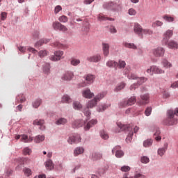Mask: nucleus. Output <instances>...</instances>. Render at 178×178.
Returning a JSON list of instances; mask_svg holds the SVG:
<instances>
[{
	"instance_id": "f257e3e1",
	"label": "nucleus",
	"mask_w": 178,
	"mask_h": 178,
	"mask_svg": "<svg viewBox=\"0 0 178 178\" xmlns=\"http://www.w3.org/2000/svg\"><path fill=\"white\" fill-rule=\"evenodd\" d=\"M103 8L106 9V10H111L112 12H122L123 6H122V1L117 0L104 3Z\"/></svg>"
},
{
	"instance_id": "f03ea898",
	"label": "nucleus",
	"mask_w": 178,
	"mask_h": 178,
	"mask_svg": "<svg viewBox=\"0 0 178 178\" xmlns=\"http://www.w3.org/2000/svg\"><path fill=\"white\" fill-rule=\"evenodd\" d=\"M105 95H106V92H102L98 94L92 100L89 101L87 105V108L83 111L84 115L86 116H90L91 113L88 109H90V108H94V106L97 105L98 101H101V99H102Z\"/></svg>"
},
{
	"instance_id": "7ed1b4c3",
	"label": "nucleus",
	"mask_w": 178,
	"mask_h": 178,
	"mask_svg": "<svg viewBox=\"0 0 178 178\" xmlns=\"http://www.w3.org/2000/svg\"><path fill=\"white\" fill-rule=\"evenodd\" d=\"M167 113L168 119L167 122H165V124H168V126H173V124H176V123H177V120L175 119L174 118L175 115L178 116V108H176L175 111L168 110Z\"/></svg>"
},
{
	"instance_id": "20e7f679",
	"label": "nucleus",
	"mask_w": 178,
	"mask_h": 178,
	"mask_svg": "<svg viewBox=\"0 0 178 178\" xmlns=\"http://www.w3.org/2000/svg\"><path fill=\"white\" fill-rule=\"evenodd\" d=\"M152 52L156 58H161L165 55V49L163 47H159L152 50Z\"/></svg>"
},
{
	"instance_id": "39448f33",
	"label": "nucleus",
	"mask_w": 178,
	"mask_h": 178,
	"mask_svg": "<svg viewBox=\"0 0 178 178\" xmlns=\"http://www.w3.org/2000/svg\"><path fill=\"white\" fill-rule=\"evenodd\" d=\"M138 105H147L149 104V94L147 93L140 95V99L138 102Z\"/></svg>"
},
{
	"instance_id": "423d86ee",
	"label": "nucleus",
	"mask_w": 178,
	"mask_h": 178,
	"mask_svg": "<svg viewBox=\"0 0 178 178\" xmlns=\"http://www.w3.org/2000/svg\"><path fill=\"white\" fill-rule=\"evenodd\" d=\"M136 97H131L128 100L122 102L120 103V106H131V105H134L136 104Z\"/></svg>"
},
{
	"instance_id": "0eeeda50",
	"label": "nucleus",
	"mask_w": 178,
	"mask_h": 178,
	"mask_svg": "<svg viewBox=\"0 0 178 178\" xmlns=\"http://www.w3.org/2000/svg\"><path fill=\"white\" fill-rule=\"evenodd\" d=\"M173 35V31L172 30H167L163 34V44L166 45L169 41V39L171 38Z\"/></svg>"
},
{
	"instance_id": "6e6552de",
	"label": "nucleus",
	"mask_w": 178,
	"mask_h": 178,
	"mask_svg": "<svg viewBox=\"0 0 178 178\" xmlns=\"http://www.w3.org/2000/svg\"><path fill=\"white\" fill-rule=\"evenodd\" d=\"M69 144H79V143L81 142V137H80V135L75 134L72 136H70L67 140Z\"/></svg>"
},
{
	"instance_id": "1a4fd4ad",
	"label": "nucleus",
	"mask_w": 178,
	"mask_h": 178,
	"mask_svg": "<svg viewBox=\"0 0 178 178\" xmlns=\"http://www.w3.org/2000/svg\"><path fill=\"white\" fill-rule=\"evenodd\" d=\"M74 76V74L73 72L70 71H67L63 75L61 76V80L63 81H70L72 79Z\"/></svg>"
},
{
	"instance_id": "9d476101",
	"label": "nucleus",
	"mask_w": 178,
	"mask_h": 178,
	"mask_svg": "<svg viewBox=\"0 0 178 178\" xmlns=\"http://www.w3.org/2000/svg\"><path fill=\"white\" fill-rule=\"evenodd\" d=\"M143 27L138 23H135L134 26V31L136 34H138L139 37H143Z\"/></svg>"
},
{
	"instance_id": "9b49d317",
	"label": "nucleus",
	"mask_w": 178,
	"mask_h": 178,
	"mask_svg": "<svg viewBox=\"0 0 178 178\" xmlns=\"http://www.w3.org/2000/svg\"><path fill=\"white\" fill-rule=\"evenodd\" d=\"M120 148H121L120 146L118 145V146H115L112 150L113 154H115V152L116 158H122V156L124 155V153H123V151H122Z\"/></svg>"
},
{
	"instance_id": "f8f14e48",
	"label": "nucleus",
	"mask_w": 178,
	"mask_h": 178,
	"mask_svg": "<svg viewBox=\"0 0 178 178\" xmlns=\"http://www.w3.org/2000/svg\"><path fill=\"white\" fill-rule=\"evenodd\" d=\"M102 59L101 55L100 54H96L94 56H90L87 58V60L88 62H94L95 63H97L98 62H100Z\"/></svg>"
},
{
	"instance_id": "ddd939ff",
	"label": "nucleus",
	"mask_w": 178,
	"mask_h": 178,
	"mask_svg": "<svg viewBox=\"0 0 178 178\" xmlns=\"http://www.w3.org/2000/svg\"><path fill=\"white\" fill-rule=\"evenodd\" d=\"M63 56V51H56L54 53V56H51V60H53L54 62H56V60H60V58H62V56Z\"/></svg>"
},
{
	"instance_id": "4468645a",
	"label": "nucleus",
	"mask_w": 178,
	"mask_h": 178,
	"mask_svg": "<svg viewBox=\"0 0 178 178\" xmlns=\"http://www.w3.org/2000/svg\"><path fill=\"white\" fill-rule=\"evenodd\" d=\"M44 123H45L44 120H35L33 121V124L34 126H40V130H45V126L43 125Z\"/></svg>"
},
{
	"instance_id": "2eb2a0df",
	"label": "nucleus",
	"mask_w": 178,
	"mask_h": 178,
	"mask_svg": "<svg viewBox=\"0 0 178 178\" xmlns=\"http://www.w3.org/2000/svg\"><path fill=\"white\" fill-rule=\"evenodd\" d=\"M82 95L84 98H87L88 99H91L92 97H94V94L91 92V90L90 89H86L83 91Z\"/></svg>"
},
{
	"instance_id": "dca6fc26",
	"label": "nucleus",
	"mask_w": 178,
	"mask_h": 178,
	"mask_svg": "<svg viewBox=\"0 0 178 178\" xmlns=\"http://www.w3.org/2000/svg\"><path fill=\"white\" fill-rule=\"evenodd\" d=\"M97 123H98V121H97V120H90L87 123L86 125L84 126V130H90V129H91V127H92L93 126H95Z\"/></svg>"
},
{
	"instance_id": "f3484780",
	"label": "nucleus",
	"mask_w": 178,
	"mask_h": 178,
	"mask_svg": "<svg viewBox=\"0 0 178 178\" xmlns=\"http://www.w3.org/2000/svg\"><path fill=\"white\" fill-rule=\"evenodd\" d=\"M102 49H103V54L104 56H108V55H109V44L103 43Z\"/></svg>"
},
{
	"instance_id": "a211bd4d",
	"label": "nucleus",
	"mask_w": 178,
	"mask_h": 178,
	"mask_svg": "<svg viewBox=\"0 0 178 178\" xmlns=\"http://www.w3.org/2000/svg\"><path fill=\"white\" fill-rule=\"evenodd\" d=\"M81 154H84V148L81 147H76L74 150V156H79V155H81Z\"/></svg>"
},
{
	"instance_id": "6ab92c4d",
	"label": "nucleus",
	"mask_w": 178,
	"mask_h": 178,
	"mask_svg": "<svg viewBox=\"0 0 178 178\" xmlns=\"http://www.w3.org/2000/svg\"><path fill=\"white\" fill-rule=\"evenodd\" d=\"M45 166L47 170H53L54 162H52V160L51 159L47 160V161L45 162Z\"/></svg>"
},
{
	"instance_id": "aec40b11",
	"label": "nucleus",
	"mask_w": 178,
	"mask_h": 178,
	"mask_svg": "<svg viewBox=\"0 0 178 178\" xmlns=\"http://www.w3.org/2000/svg\"><path fill=\"white\" fill-rule=\"evenodd\" d=\"M152 69L153 70L154 73H155L156 74H163V73H165V70L155 65H152Z\"/></svg>"
},
{
	"instance_id": "412c9836",
	"label": "nucleus",
	"mask_w": 178,
	"mask_h": 178,
	"mask_svg": "<svg viewBox=\"0 0 178 178\" xmlns=\"http://www.w3.org/2000/svg\"><path fill=\"white\" fill-rule=\"evenodd\" d=\"M166 45H168V48H170L171 49H177L178 48L177 43L173 40L167 42Z\"/></svg>"
},
{
	"instance_id": "4be33fe9",
	"label": "nucleus",
	"mask_w": 178,
	"mask_h": 178,
	"mask_svg": "<svg viewBox=\"0 0 178 178\" xmlns=\"http://www.w3.org/2000/svg\"><path fill=\"white\" fill-rule=\"evenodd\" d=\"M83 125L84 121L83 120H77L72 124L73 127H83Z\"/></svg>"
},
{
	"instance_id": "5701e85b",
	"label": "nucleus",
	"mask_w": 178,
	"mask_h": 178,
	"mask_svg": "<svg viewBox=\"0 0 178 178\" xmlns=\"http://www.w3.org/2000/svg\"><path fill=\"white\" fill-rule=\"evenodd\" d=\"M106 66L108 67H115L116 69L119 66V63L115 60H108L106 63Z\"/></svg>"
},
{
	"instance_id": "b1692460",
	"label": "nucleus",
	"mask_w": 178,
	"mask_h": 178,
	"mask_svg": "<svg viewBox=\"0 0 178 178\" xmlns=\"http://www.w3.org/2000/svg\"><path fill=\"white\" fill-rule=\"evenodd\" d=\"M86 80L88 81V84H92V83H94V80H95V76L92 74H88L85 76Z\"/></svg>"
},
{
	"instance_id": "393cba45",
	"label": "nucleus",
	"mask_w": 178,
	"mask_h": 178,
	"mask_svg": "<svg viewBox=\"0 0 178 178\" xmlns=\"http://www.w3.org/2000/svg\"><path fill=\"white\" fill-rule=\"evenodd\" d=\"M166 149H168V145H165L164 147H161L158 149V155L160 156H163L165 155V153L166 152Z\"/></svg>"
},
{
	"instance_id": "a878e982",
	"label": "nucleus",
	"mask_w": 178,
	"mask_h": 178,
	"mask_svg": "<svg viewBox=\"0 0 178 178\" xmlns=\"http://www.w3.org/2000/svg\"><path fill=\"white\" fill-rule=\"evenodd\" d=\"M160 134L161 130H159V129H156V132L154 133V140H156V141H161V140H162V138L161 137V136H159Z\"/></svg>"
},
{
	"instance_id": "bb28decb",
	"label": "nucleus",
	"mask_w": 178,
	"mask_h": 178,
	"mask_svg": "<svg viewBox=\"0 0 178 178\" xmlns=\"http://www.w3.org/2000/svg\"><path fill=\"white\" fill-rule=\"evenodd\" d=\"M163 20H165V22H168V23H172L173 22H175V17H173L172 16H170L169 15H165L163 17Z\"/></svg>"
},
{
	"instance_id": "cd10ccee",
	"label": "nucleus",
	"mask_w": 178,
	"mask_h": 178,
	"mask_svg": "<svg viewBox=\"0 0 178 178\" xmlns=\"http://www.w3.org/2000/svg\"><path fill=\"white\" fill-rule=\"evenodd\" d=\"M102 158V154L101 153H93L92 154V159L93 161H98Z\"/></svg>"
},
{
	"instance_id": "c85d7f7f",
	"label": "nucleus",
	"mask_w": 178,
	"mask_h": 178,
	"mask_svg": "<svg viewBox=\"0 0 178 178\" xmlns=\"http://www.w3.org/2000/svg\"><path fill=\"white\" fill-rule=\"evenodd\" d=\"M45 140V136L44 135H38L35 138V143H42Z\"/></svg>"
},
{
	"instance_id": "c756f323",
	"label": "nucleus",
	"mask_w": 178,
	"mask_h": 178,
	"mask_svg": "<svg viewBox=\"0 0 178 178\" xmlns=\"http://www.w3.org/2000/svg\"><path fill=\"white\" fill-rule=\"evenodd\" d=\"M161 63L163 67H165L166 69H169V67H172V63H170V62L168 61V60L166 59H163Z\"/></svg>"
},
{
	"instance_id": "7c9ffc66",
	"label": "nucleus",
	"mask_w": 178,
	"mask_h": 178,
	"mask_svg": "<svg viewBox=\"0 0 178 178\" xmlns=\"http://www.w3.org/2000/svg\"><path fill=\"white\" fill-rule=\"evenodd\" d=\"M62 102L64 104H69V102H72V99H70V97H69L67 95H65L62 97Z\"/></svg>"
},
{
	"instance_id": "2f4dec72",
	"label": "nucleus",
	"mask_w": 178,
	"mask_h": 178,
	"mask_svg": "<svg viewBox=\"0 0 178 178\" xmlns=\"http://www.w3.org/2000/svg\"><path fill=\"white\" fill-rule=\"evenodd\" d=\"M47 42H49V40H47V39L40 40V41L35 43V47H41L42 44H47Z\"/></svg>"
},
{
	"instance_id": "473e14b6",
	"label": "nucleus",
	"mask_w": 178,
	"mask_h": 178,
	"mask_svg": "<svg viewBox=\"0 0 178 178\" xmlns=\"http://www.w3.org/2000/svg\"><path fill=\"white\" fill-rule=\"evenodd\" d=\"M134 134V133L132 131H129V133L128 134V136L126 138L127 143H131V140H133Z\"/></svg>"
},
{
	"instance_id": "72a5a7b5",
	"label": "nucleus",
	"mask_w": 178,
	"mask_h": 178,
	"mask_svg": "<svg viewBox=\"0 0 178 178\" xmlns=\"http://www.w3.org/2000/svg\"><path fill=\"white\" fill-rule=\"evenodd\" d=\"M151 145H152V140L151 139H147L143 142V147L145 148L151 147Z\"/></svg>"
},
{
	"instance_id": "f704fd0d",
	"label": "nucleus",
	"mask_w": 178,
	"mask_h": 178,
	"mask_svg": "<svg viewBox=\"0 0 178 178\" xmlns=\"http://www.w3.org/2000/svg\"><path fill=\"white\" fill-rule=\"evenodd\" d=\"M70 63L72 66H77L78 65H80V60L77 58H72Z\"/></svg>"
},
{
	"instance_id": "c9c22d12",
	"label": "nucleus",
	"mask_w": 178,
	"mask_h": 178,
	"mask_svg": "<svg viewBox=\"0 0 178 178\" xmlns=\"http://www.w3.org/2000/svg\"><path fill=\"white\" fill-rule=\"evenodd\" d=\"M162 26H163V22L159 20H156L152 23V27H162Z\"/></svg>"
},
{
	"instance_id": "e433bc0d",
	"label": "nucleus",
	"mask_w": 178,
	"mask_h": 178,
	"mask_svg": "<svg viewBox=\"0 0 178 178\" xmlns=\"http://www.w3.org/2000/svg\"><path fill=\"white\" fill-rule=\"evenodd\" d=\"M124 87H126V83L122 82L121 83H120V84L115 88V91H116V92L120 91V90H123V88H124Z\"/></svg>"
},
{
	"instance_id": "4c0bfd02",
	"label": "nucleus",
	"mask_w": 178,
	"mask_h": 178,
	"mask_svg": "<svg viewBox=\"0 0 178 178\" xmlns=\"http://www.w3.org/2000/svg\"><path fill=\"white\" fill-rule=\"evenodd\" d=\"M42 102V100H41L40 99H36L33 103V108H38V106H40L41 105Z\"/></svg>"
},
{
	"instance_id": "58836bf2",
	"label": "nucleus",
	"mask_w": 178,
	"mask_h": 178,
	"mask_svg": "<svg viewBox=\"0 0 178 178\" xmlns=\"http://www.w3.org/2000/svg\"><path fill=\"white\" fill-rule=\"evenodd\" d=\"M136 80L138 81V86H141V84H143V83H145V81H147V79L145 77H140L136 78Z\"/></svg>"
},
{
	"instance_id": "ea45409f",
	"label": "nucleus",
	"mask_w": 178,
	"mask_h": 178,
	"mask_svg": "<svg viewBox=\"0 0 178 178\" xmlns=\"http://www.w3.org/2000/svg\"><path fill=\"white\" fill-rule=\"evenodd\" d=\"M124 45L126 48H131L132 49H136L137 48V47L133 43L125 42L124 43Z\"/></svg>"
},
{
	"instance_id": "a19ab883",
	"label": "nucleus",
	"mask_w": 178,
	"mask_h": 178,
	"mask_svg": "<svg viewBox=\"0 0 178 178\" xmlns=\"http://www.w3.org/2000/svg\"><path fill=\"white\" fill-rule=\"evenodd\" d=\"M100 136L104 140H108L109 138V136H108V134L105 131H102Z\"/></svg>"
},
{
	"instance_id": "79ce46f5",
	"label": "nucleus",
	"mask_w": 178,
	"mask_h": 178,
	"mask_svg": "<svg viewBox=\"0 0 178 178\" xmlns=\"http://www.w3.org/2000/svg\"><path fill=\"white\" fill-rule=\"evenodd\" d=\"M73 105H74V108L75 109H77L78 111L81 109V108H83V106H81V104H80V102H74Z\"/></svg>"
},
{
	"instance_id": "37998d69",
	"label": "nucleus",
	"mask_w": 178,
	"mask_h": 178,
	"mask_svg": "<svg viewBox=\"0 0 178 178\" xmlns=\"http://www.w3.org/2000/svg\"><path fill=\"white\" fill-rule=\"evenodd\" d=\"M117 126H118V127H120V129L121 130H126L127 129H129V126L124 125V124H122L121 122H118Z\"/></svg>"
},
{
	"instance_id": "c03bdc74",
	"label": "nucleus",
	"mask_w": 178,
	"mask_h": 178,
	"mask_svg": "<svg viewBox=\"0 0 178 178\" xmlns=\"http://www.w3.org/2000/svg\"><path fill=\"white\" fill-rule=\"evenodd\" d=\"M118 63V67H119V69H123L126 66V62H124L122 60H120Z\"/></svg>"
},
{
	"instance_id": "a18cd8bd",
	"label": "nucleus",
	"mask_w": 178,
	"mask_h": 178,
	"mask_svg": "<svg viewBox=\"0 0 178 178\" xmlns=\"http://www.w3.org/2000/svg\"><path fill=\"white\" fill-rule=\"evenodd\" d=\"M67 122V120L65 118H60L58 119L56 123V124H65V123Z\"/></svg>"
},
{
	"instance_id": "49530a36",
	"label": "nucleus",
	"mask_w": 178,
	"mask_h": 178,
	"mask_svg": "<svg viewBox=\"0 0 178 178\" xmlns=\"http://www.w3.org/2000/svg\"><path fill=\"white\" fill-rule=\"evenodd\" d=\"M153 33L154 32L151 29H143V35L145 34L147 35H151L153 34Z\"/></svg>"
},
{
	"instance_id": "de8ad7c7",
	"label": "nucleus",
	"mask_w": 178,
	"mask_h": 178,
	"mask_svg": "<svg viewBox=\"0 0 178 178\" xmlns=\"http://www.w3.org/2000/svg\"><path fill=\"white\" fill-rule=\"evenodd\" d=\"M60 22H54L53 23V28L55 29V30H60Z\"/></svg>"
},
{
	"instance_id": "09e8293b",
	"label": "nucleus",
	"mask_w": 178,
	"mask_h": 178,
	"mask_svg": "<svg viewBox=\"0 0 178 178\" xmlns=\"http://www.w3.org/2000/svg\"><path fill=\"white\" fill-rule=\"evenodd\" d=\"M58 20H59V22H61L62 23H67L68 19H67V17L63 15L59 17Z\"/></svg>"
},
{
	"instance_id": "8fccbe9b",
	"label": "nucleus",
	"mask_w": 178,
	"mask_h": 178,
	"mask_svg": "<svg viewBox=\"0 0 178 178\" xmlns=\"http://www.w3.org/2000/svg\"><path fill=\"white\" fill-rule=\"evenodd\" d=\"M128 13L130 15V16H136V15H137V11H136L134 8H130L128 10Z\"/></svg>"
},
{
	"instance_id": "3c124183",
	"label": "nucleus",
	"mask_w": 178,
	"mask_h": 178,
	"mask_svg": "<svg viewBox=\"0 0 178 178\" xmlns=\"http://www.w3.org/2000/svg\"><path fill=\"white\" fill-rule=\"evenodd\" d=\"M49 69H50L49 64V63H47V64L43 67V72H44V73L48 74V73L49 72Z\"/></svg>"
},
{
	"instance_id": "603ef678",
	"label": "nucleus",
	"mask_w": 178,
	"mask_h": 178,
	"mask_svg": "<svg viewBox=\"0 0 178 178\" xmlns=\"http://www.w3.org/2000/svg\"><path fill=\"white\" fill-rule=\"evenodd\" d=\"M141 162L142 163H148L149 162V158H148L147 156H143L141 158Z\"/></svg>"
},
{
	"instance_id": "864d4df0",
	"label": "nucleus",
	"mask_w": 178,
	"mask_h": 178,
	"mask_svg": "<svg viewBox=\"0 0 178 178\" xmlns=\"http://www.w3.org/2000/svg\"><path fill=\"white\" fill-rule=\"evenodd\" d=\"M24 175H26V176H31V170L29 168H24L23 170Z\"/></svg>"
},
{
	"instance_id": "5fc2aeb1",
	"label": "nucleus",
	"mask_w": 178,
	"mask_h": 178,
	"mask_svg": "<svg viewBox=\"0 0 178 178\" xmlns=\"http://www.w3.org/2000/svg\"><path fill=\"white\" fill-rule=\"evenodd\" d=\"M152 112V107H147L145 111V115L147 116H149Z\"/></svg>"
},
{
	"instance_id": "6e6d98bb",
	"label": "nucleus",
	"mask_w": 178,
	"mask_h": 178,
	"mask_svg": "<svg viewBox=\"0 0 178 178\" xmlns=\"http://www.w3.org/2000/svg\"><path fill=\"white\" fill-rule=\"evenodd\" d=\"M6 17H8V13L6 12H2L0 15L1 20H6Z\"/></svg>"
},
{
	"instance_id": "4d7b16f0",
	"label": "nucleus",
	"mask_w": 178,
	"mask_h": 178,
	"mask_svg": "<svg viewBox=\"0 0 178 178\" xmlns=\"http://www.w3.org/2000/svg\"><path fill=\"white\" fill-rule=\"evenodd\" d=\"M24 155H30L31 154V149H29V147H25L23 150Z\"/></svg>"
},
{
	"instance_id": "13d9d810",
	"label": "nucleus",
	"mask_w": 178,
	"mask_h": 178,
	"mask_svg": "<svg viewBox=\"0 0 178 178\" xmlns=\"http://www.w3.org/2000/svg\"><path fill=\"white\" fill-rule=\"evenodd\" d=\"M128 79H129V80H136L137 79V75L133 74V73H129L128 74Z\"/></svg>"
},
{
	"instance_id": "bf43d9fd",
	"label": "nucleus",
	"mask_w": 178,
	"mask_h": 178,
	"mask_svg": "<svg viewBox=\"0 0 178 178\" xmlns=\"http://www.w3.org/2000/svg\"><path fill=\"white\" fill-rule=\"evenodd\" d=\"M146 73H147V74H149L150 76L154 75V70L152 69V66H151L149 69L146 70Z\"/></svg>"
},
{
	"instance_id": "052dcab7",
	"label": "nucleus",
	"mask_w": 178,
	"mask_h": 178,
	"mask_svg": "<svg viewBox=\"0 0 178 178\" xmlns=\"http://www.w3.org/2000/svg\"><path fill=\"white\" fill-rule=\"evenodd\" d=\"M52 47H54V48H62L63 45L62 44L59 43L58 42H56L52 44Z\"/></svg>"
},
{
	"instance_id": "680f3d73",
	"label": "nucleus",
	"mask_w": 178,
	"mask_h": 178,
	"mask_svg": "<svg viewBox=\"0 0 178 178\" xmlns=\"http://www.w3.org/2000/svg\"><path fill=\"white\" fill-rule=\"evenodd\" d=\"M39 56L40 58H44V56H47V51L42 50L39 52Z\"/></svg>"
},
{
	"instance_id": "e2e57ef3",
	"label": "nucleus",
	"mask_w": 178,
	"mask_h": 178,
	"mask_svg": "<svg viewBox=\"0 0 178 178\" xmlns=\"http://www.w3.org/2000/svg\"><path fill=\"white\" fill-rule=\"evenodd\" d=\"M60 10H62V6H56L55 9H54V13H59V12H60Z\"/></svg>"
},
{
	"instance_id": "0e129e2a",
	"label": "nucleus",
	"mask_w": 178,
	"mask_h": 178,
	"mask_svg": "<svg viewBox=\"0 0 178 178\" xmlns=\"http://www.w3.org/2000/svg\"><path fill=\"white\" fill-rule=\"evenodd\" d=\"M122 172H129L130 170V167L127 165H124L121 168Z\"/></svg>"
},
{
	"instance_id": "69168bd1",
	"label": "nucleus",
	"mask_w": 178,
	"mask_h": 178,
	"mask_svg": "<svg viewBox=\"0 0 178 178\" xmlns=\"http://www.w3.org/2000/svg\"><path fill=\"white\" fill-rule=\"evenodd\" d=\"M29 136L27 135H21V140L24 143V141H28Z\"/></svg>"
},
{
	"instance_id": "338daca9",
	"label": "nucleus",
	"mask_w": 178,
	"mask_h": 178,
	"mask_svg": "<svg viewBox=\"0 0 178 178\" xmlns=\"http://www.w3.org/2000/svg\"><path fill=\"white\" fill-rule=\"evenodd\" d=\"M59 30L60 31H67V28H66L65 25H62V24H60Z\"/></svg>"
},
{
	"instance_id": "774afa93",
	"label": "nucleus",
	"mask_w": 178,
	"mask_h": 178,
	"mask_svg": "<svg viewBox=\"0 0 178 178\" xmlns=\"http://www.w3.org/2000/svg\"><path fill=\"white\" fill-rule=\"evenodd\" d=\"M134 178H145V176L141 175V174H136L134 176Z\"/></svg>"
}]
</instances>
